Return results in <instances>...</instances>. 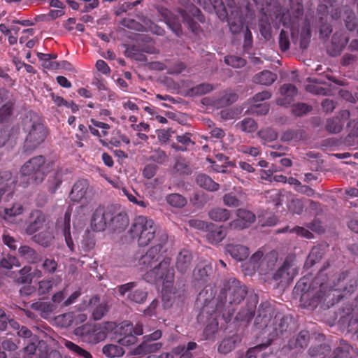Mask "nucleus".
I'll list each match as a JSON object with an SVG mask.
<instances>
[{
  "label": "nucleus",
  "mask_w": 358,
  "mask_h": 358,
  "mask_svg": "<svg viewBox=\"0 0 358 358\" xmlns=\"http://www.w3.org/2000/svg\"><path fill=\"white\" fill-rule=\"evenodd\" d=\"M196 182L201 187L210 191H216L219 188V184L214 182L210 177L205 174H199L196 178Z\"/></svg>",
  "instance_id": "393cba45"
},
{
  "label": "nucleus",
  "mask_w": 358,
  "mask_h": 358,
  "mask_svg": "<svg viewBox=\"0 0 358 358\" xmlns=\"http://www.w3.org/2000/svg\"><path fill=\"white\" fill-rule=\"evenodd\" d=\"M348 43V38L344 36L343 34H341L339 36L337 35L335 36L333 38L332 41V45L335 46V48L332 52L329 51V53L333 55L336 56L338 54L340 53V52L342 50L343 48Z\"/></svg>",
  "instance_id": "c756f323"
},
{
  "label": "nucleus",
  "mask_w": 358,
  "mask_h": 358,
  "mask_svg": "<svg viewBox=\"0 0 358 358\" xmlns=\"http://www.w3.org/2000/svg\"><path fill=\"white\" fill-rule=\"evenodd\" d=\"M279 44L282 51H286L289 48L288 34L284 30H282L279 35Z\"/></svg>",
  "instance_id": "864d4df0"
},
{
  "label": "nucleus",
  "mask_w": 358,
  "mask_h": 358,
  "mask_svg": "<svg viewBox=\"0 0 358 358\" xmlns=\"http://www.w3.org/2000/svg\"><path fill=\"white\" fill-rule=\"evenodd\" d=\"M322 253L319 248L315 247L312 249L308 257V261L310 262L312 264L321 259Z\"/></svg>",
  "instance_id": "bf43d9fd"
},
{
  "label": "nucleus",
  "mask_w": 358,
  "mask_h": 358,
  "mask_svg": "<svg viewBox=\"0 0 358 358\" xmlns=\"http://www.w3.org/2000/svg\"><path fill=\"white\" fill-rule=\"evenodd\" d=\"M103 353L108 357H120L124 354V350L122 347L115 344H108L102 349Z\"/></svg>",
  "instance_id": "cd10ccee"
},
{
  "label": "nucleus",
  "mask_w": 358,
  "mask_h": 358,
  "mask_svg": "<svg viewBox=\"0 0 358 358\" xmlns=\"http://www.w3.org/2000/svg\"><path fill=\"white\" fill-rule=\"evenodd\" d=\"M213 88L211 85L203 83V84L197 85L194 88V92L196 94L201 95V94H204L210 92V91L213 90Z\"/></svg>",
  "instance_id": "052dcab7"
},
{
  "label": "nucleus",
  "mask_w": 358,
  "mask_h": 358,
  "mask_svg": "<svg viewBox=\"0 0 358 358\" xmlns=\"http://www.w3.org/2000/svg\"><path fill=\"white\" fill-rule=\"evenodd\" d=\"M210 227H211V228L206 234L208 241L213 244H216L222 241L226 236V231L223 227H213L214 226L213 224H210Z\"/></svg>",
  "instance_id": "412c9836"
},
{
  "label": "nucleus",
  "mask_w": 358,
  "mask_h": 358,
  "mask_svg": "<svg viewBox=\"0 0 358 358\" xmlns=\"http://www.w3.org/2000/svg\"><path fill=\"white\" fill-rule=\"evenodd\" d=\"M111 219L109 220L108 227L113 231H124L128 226L129 219L127 214L120 210L117 206L114 205V209Z\"/></svg>",
  "instance_id": "9d476101"
},
{
  "label": "nucleus",
  "mask_w": 358,
  "mask_h": 358,
  "mask_svg": "<svg viewBox=\"0 0 358 358\" xmlns=\"http://www.w3.org/2000/svg\"><path fill=\"white\" fill-rule=\"evenodd\" d=\"M150 159L157 164H163L167 160L168 157L164 151L157 149L152 152Z\"/></svg>",
  "instance_id": "37998d69"
},
{
  "label": "nucleus",
  "mask_w": 358,
  "mask_h": 358,
  "mask_svg": "<svg viewBox=\"0 0 358 358\" xmlns=\"http://www.w3.org/2000/svg\"><path fill=\"white\" fill-rule=\"evenodd\" d=\"M12 108V103L10 102L6 103L0 108V122L8 118L11 114Z\"/></svg>",
  "instance_id": "603ef678"
},
{
  "label": "nucleus",
  "mask_w": 358,
  "mask_h": 358,
  "mask_svg": "<svg viewBox=\"0 0 358 358\" xmlns=\"http://www.w3.org/2000/svg\"><path fill=\"white\" fill-rule=\"evenodd\" d=\"M223 201L229 207H237L241 204L239 199L231 193L226 194L223 197Z\"/></svg>",
  "instance_id": "09e8293b"
},
{
  "label": "nucleus",
  "mask_w": 358,
  "mask_h": 358,
  "mask_svg": "<svg viewBox=\"0 0 358 358\" xmlns=\"http://www.w3.org/2000/svg\"><path fill=\"white\" fill-rule=\"evenodd\" d=\"M143 334V325L137 323L135 326L127 322H123L121 327L120 334L122 336L118 340V343L123 346H130L137 342L136 336Z\"/></svg>",
  "instance_id": "423d86ee"
},
{
  "label": "nucleus",
  "mask_w": 358,
  "mask_h": 358,
  "mask_svg": "<svg viewBox=\"0 0 358 358\" xmlns=\"http://www.w3.org/2000/svg\"><path fill=\"white\" fill-rule=\"evenodd\" d=\"M224 62L227 65L234 68H241L245 64V59L236 56H228L224 58Z\"/></svg>",
  "instance_id": "c03bdc74"
},
{
  "label": "nucleus",
  "mask_w": 358,
  "mask_h": 358,
  "mask_svg": "<svg viewBox=\"0 0 358 358\" xmlns=\"http://www.w3.org/2000/svg\"><path fill=\"white\" fill-rule=\"evenodd\" d=\"M191 255L187 250L182 251L179 253L176 260V268L180 273L186 272L190 266Z\"/></svg>",
  "instance_id": "5701e85b"
},
{
  "label": "nucleus",
  "mask_w": 358,
  "mask_h": 358,
  "mask_svg": "<svg viewBox=\"0 0 358 358\" xmlns=\"http://www.w3.org/2000/svg\"><path fill=\"white\" fill-rule=\"evenodd\" d=\"M278 261V253L275 251H271L266 254L261 260L258 271L260 274L266 275L273 271Z\"/></svg>",
  "instance_id": "4468645a"
},
{
  "label": "nucleus",
  "mask_w": 358,
  "mask_h": 358,
  "mask_svg": "<svg viewBox=\"0 0 358 358\" xmlns=\"http://www.w3.org/2000/svg\"><path fill=\"white\" fill-rule=\"evenodd\" d=\"M239 127L243 131L250 133L255 131L257 128V125L252 119L246 118L240 123Z\"/></svg>",
  "instance_id": "a19ab883"
},
{
  "label": "nucleus",
  "mask_w": 358,
  "mask_h": 358,
  "mask_svg": "<svg viewBox=\"0 0 358 358\" xmlns=\"http://www.w3.org/2000/svg\"><path fill=\"white\" fill-rule=\"evenodd\" d=\"M115 327V324L111 322L94 324L93 326L87 324L83 326V330L84 332L82 333V334L87 336V339L90 342L98 343L103 341L108 334L113 331Z\"/></svg>",
  "instance_id": "39448f33"
},
{
  "label": "nucleus",
  "mask_w": 358,
  "mask_h": 358,
  "mask_svg": "<svg viewBox=\"0 0 358 358\" xmlns=\"http://www.w3.org/2000/svg\"><path fill=\"white\" fill-rule=\"evenodd\" d=\"M162 346L161 343H150L149 341H145L133 350L132 354L138 355L144 353L155 352L159 350Z\"/></svg>",
  "instance_id": "4be33fe9"
},
{
  "label": "nucleus",
  "mask_w": 358,
  "mask_h": 358,
  "mask_svg": "<svg viewBox=\"0 0 358 358\" xmlns=\"http://www.w3.org/2000/svg\"><path fill=\"white\" fill-rule=\"evenodd\" d=\"M236 346V339L234 338H229L224 339L220 343L218 350L221 353L227 354L231 352Z\"/></svg>",
  "instance_id": "4c0bfd02"
},
{
  "label": "nucleus",
  "mask_w": 358,
  "mask_h": 358,
  "mask_svg": "<svg viewBox=\"0 0 358 358\" xmlns=\"http://www.w3.org/2000/svg\"><path fill=\"white\" fill-rule=\"evenodd\" d=\"M50 164L46 163L45 158L40 155L31 158L21 169L22 174L30 176L36 183H41L50 171Z\"/></svg>",
  "instance_id": "7ed1b4c3"
},
{
  "label": "nucleus",
  "mask_w": 358,
  "mask_h": 358,
  "mask_svg": "<svg viewBox=\"0 0 358 358\" xmlns=\"http://www.w3.org/2000/svg\"><path fill=\"white\" fill-rule=\"evenodd\" d=\"M30 266H25L18 271L15 276V280L21 284H30L31 278H29Z\"/></svg>",
  "instance_id": "c9c22d12"
},
{
  "label": "nucleus",
  "mask_w": 358,
  "mask_h": 358,
  "mask_svg": "<svg viewBox=\"0 0 358 358\" xmlns=\"http://www.w3.org/2000/svg\"><path fill=\"white\" fill-rule=\"evenodd\" d=\"M255 220V215L245 209H238L237 210V219L230 222L229 226L233 229H242L247 228Z\"/></svg>",
  "instance_id": "9b49d317"
},
{
  "label": "nucleus",
  "mask_w": 358,
  "mask_h": 358,
  "mask_svg": "<svg viewBox=\"0 0 358 358\" xmlns=\"http://www.w3.org/2000/svg\"><path fill=\"white\" fill-rule=\"evenodd\" d=\"M255 314V309L253 307H250L247 310L239 312L236 316V319L241 321L249 322L251 320Z\"/></svg>",
  "instance_id": "de8ad7c7"
},
{
  "label": "nucleus",
  "mask_w": 358,
  "mask_h": 358,
  "mask_svg": "<svg viewBox=\"0 0 358 358\" xmlns=\"http://www.w3.org/2000/svg\"><path fill=\"white\" fill-rule=\"evenodd\" d=\"M310 110V106L306 103H298L293 107V113L297 116L303 115Z\"/></svg>",
  "instance_id": "4d7b16f0"
},
{
  "label": "nucleus",
  "mask_w": 358,
  "mask_h": 358,
  "mask_svg": "<svg viewBox=\"0 0 358 358\" xmlns=\"http://www.w3.org/2000/svg\"><path fill=\"white\" fill-rule=\"evenodd\" d=\"M159 243L152 246L139 259L140 269L146 271L145 278L148 281L164 280L166 282L173 279V268L170 266L171 260L164 259L159 262L161 253L168 241L166 234H162L158 236Z\"/></svg>",
  "instance_id": "f257e3e1"
},
{
  "label": "nucleus",
  "mask_w": 358,
  "mask_h": 358,
  "mask_svg": "<svg viewBox=\"0 0 358 358\" xmlns=\"http://www.w3.org/2000/svg\"><path fill=\"white\" fill-rule=\"evenodd\" d=\"M258 134L265 143L273 141L278 137L277 133L269 128L261 130Z\"/></svg>",
  "instance_id": "ea45409f"
},
{
  "label": "nucleus",
  "mask_w": 358,
  "mask_h": 358,
  "mask_svg": "<svg viewBox=\"0 0 358 358\" xmlns=\"http://www.w3.org/2000/svg\"><path fill=\"white\" fill-rule=\"evenodd\" d=\"M118 292L121 296L127 294V298L132 302L142 303L147 297V292L138 287L136 282H128L118 287Z\"/></svg>",
  "instance_id": "6e6552de"
},
{
  "label": "nucleus",
  "mask_w": 358,
  "mask_h": 358,
  "mask_svg": "<svg viewBox=\"0 0 358 358\" xmlns=\"http://www.w3.org/2000/svg\"><path fill=\"white\" fill-rule=\"evenodd\" d=\"M33 220L27 226L26 232L29 235L36 233L39 229L45 227V217L41 211L36 210L31 213Z\"/></svg>",
  "instance_id": "2eb2a0df"
},
{
  "label": "nucleus",
  "mask_w": 358,
  "mask_h": 358,
  "mask_svg": "<svg viewBox=\"0 0 358 358\" xmlns=\"http://www.w3.org/2000/svg\"><path fill=\"white\" fill-rule=\"evenodd\" d=\"M157 166L155 165H148L146 166L143 171V175L145 178L148 179L152 178L156 173Z\"/></svg>",
  "instance_id": "e2e57ef3"
},
{
  "label": "nucleus",
  "mask_w": 358,
  "mask_h": 358,
  "mask_svg": "<svg viewBox=\"0 0 358 358\" xmlns=\"http://www.w3.org/2000/svg\"><path fill=\"white\" fill-rule=\"evenodd\" d=\"M228 23L231 31L234 34L238 33L243 27V22L238 10L232 11L228 17Z\"/></svg>",
  "instance_id": "b1692460"
},
{
  "label": "nucleus",
  "mask_w": 358,
  "mask_h": 358,
  "mask_svg": "<svg viewBox=\"0 0 358 358\" xmlns=\"http://www.w3.org/2000/svg\"><path fill=\"white\" fill-rule=\"evenodd\" d=\"M96 69L99 71H100L101 73H102L103 74L107 75L110 71V69L109 66H108V64L103 60H101V59H99L96 62Z\"/></svg>",
  "instance_id": "774afa93"
},
{
  "label": "nucleus",
  "mask_w": 358,
  "mask_h": 358,
  "mask_svg": "<svg viewBox=\"0 0 358 358\" xmlns=\"http://www.w3.org/2000/svg\"><path fill=\"white\" fill-rule=\"evenodd\" d=\"M122 191L124 196H126L130 202L136 204L141 207L145 208L147 206L145 202L143 200H138L137 197L140 196L133 189L129 190L125 187L122 188Z\"/></svg>",
  "instance_id": "473e14b6"
},
{
  "label": "nucleus",
  "mask_w": 358,
  "mask_h": 358,
  "mask_svg": "<svg viewBox=\"0 0 358 358\" xmlns=\"http://www.w3.org/2000/svg\"><path fill=\"white\" fill-rule=\"evenodd\" d=\"M37 341V338H31V340H29V343L24 347V351L29 355H34L36 350V342Z\"/></svg>",
  "instance_id": "338daca9"
},
{
  "label": "nucleus",
  "mask_w": 358,
  "mask_h": 358,
  "mask_svg": "<svg viewBox=\"0 0 358 358\" xmlns=\"http://www.w3.org/2000/svg\"><path fill=\"white\" fill-rule=\"evenodd\" d=\"M18 255L30 264H36L40 260V257L36 251L28 245H21L18 248Z\"/></svg>",
  "instance_id": "f3484780"
},
{
  "label": "nucleus",
  "mask_w": 358,
  "mask_h": 358,
  "mask_svg": "<svg viewBox=\"0 0 358 358\" xmlns=\"http://www.w3.org/2000/svg\"><path fill=\"white\" fill-rule=\"evenodd\" d=\"M196 346V343L189 342L187 348H185V346H178L174 350V351L176 354H182L181 358H185L189 357L188 352L195 349Z\"/></svg>",
  "instance_id": "8fccbe9b"
},
{
  "label": "nucleus",
  "mask_w": 358,
  "mask_h": 358,
  "mask_svg": "<svg viewBox=\"0 0 358 358\" xmlns=\"http://www.w3.org/2000/svg\"><path fill=\"white\" fill-rule=\"evenodd\" d=\"M89 183L85 180H78L76 182L70 193V199L73 201L80 202L87 198L89 190Z\"/></svg>",
  "instance_id": "ddd939ff"
},
{
  "label": "nucleus",
  "mask_w": 358,
  "mask_h": 358,
  "mask_svg": "<svg viewBox=\"0 0 358 358\" xmlns=\"http://www.w3.org/2000/svg\"><path fill=\"white\" fill-rule=\"evenodd\" d=\"M131 237L135 240L141 247L149 245L152 240L156 238V244L159 235L165 234L157 231V227L153 220L143 215H139L134 218L129 231Z\"/></svg>",
  "instance_id": "f03ea898"
},
{
  "label": "nucleus",
  "mask_w": 358,
  "mask_h": 358,
  "mask_svg": "<svg viewBox=\"0 0 358 358\" xmlns=\"http://www.w3.org/2000/svg\"><path fill=\"white\" fill-rule=\"evenodd\" d=\"M289 208L293 213L300 214L303 210V204L299 200H293Z\"/></svg>",
  "instance_id": "69168bd1"
},
{
  "label": "nucleus",
  "mask_w": 358,
  "mask_h": 358,
  "mask_svg": "<svg viewBox=\"0 0 358 358\" xmlns=\"http://www.w3.org/2000/svg\"><path fill=\"white\" fill-rule=\"evenodd\" d=\"M1 265L5 268L10 269L13 266H20V264L15 257L8 256L1 261Z\"/></svg>",
  "instance_id": "49530a36"
},
{
  "label": "nucleus",
  "mask_w": 358,
  "mask_h": 358,
  "mask_svg": "<svg viewBox=\"0 0 358 358\" xmlns=\"http://www.w3.org/2000/svg\"><path fill=\"white\" fill-rule=\"evenodd\" d=\"M298 268L293 264V258L287 257L283 264L273 273V278L280 283H288L297 275Z\"/></svg>",
  "instance_id": "0eeeda50"
},
{
  "label": "nucleus",
  "mask_w": 358,
  "mask_h": 358,
  "mask_svg": "<svg viewBox=\"0 0 358 358\" xmlns=\"http://www.w3.org/2000/svg\"><path fill=\"white\" fill-rule=\"evenodd\" d=\"M57 266V262L52 258H45L42 264V268L48 273H54Z\"/></svg>",
  "instance_id": "a18cd8bd"
},
{
  "label": "nucleus",
  "mask_w": 358,
  "mask_h": 358,
  "mask_svg": "<svg viewBox=\"0 0 358 358\" xmlns=\"http://www.w3.org/2000/svg\"><path fill=\"white\" fill-rule=\"evenodd\" d=\"M64 345L66 348H67L69 350L72 351L73 352L80 355V357H83V358H92V355L90 352L85 350L84 349L81 348L78 345H76L71 341H65Z\"/></svg>",
  "instance_id": "f704fd0d"
},
{
  "label": "nucleus",
  "mask_w": 358,
  "mask_h": 358,
  "mask_svg": "<svg viewBox=\"0 0 358 358\" xmlns=\"http://www.w3.org/2000/svg\"><path fill=\"white\" fill-rule=\"evenodd\" d=\"M174 168L176 171L182 174H189L191 172L190 168L189 167L187 163L185 162V160L181 159L177 160Z\"/></svg>",
  "instance_id": "3c124183"
},
{
  "label": "nucleus",
  "mask_w": 358,
  "mask_h": 358,
  "mask_svg": "<svg viewBox=\"0 0 358 358\" xmlns=\"http://www.w3.org/2000/svg\"><path fill=\"white\" fill-rule=\"evenodd\" d=\"M208 215L211 220L215 222H225L229 219L231 214L227 209L216 208L210 210Z\"/></svg>",
  "instance_id": "bb28decb"
},
{
  "label": "nucleus",
  "mask_w": 358,
  "mask_h": 358,
  "mask_svg": "<svg viewBox=\"0 0 358 358\" xmlns=\"http://www.w3.org/2000/svg\"><path fill=\"white\" fill-rule=\"evenodd\" d=\"M62 281L60 275H55L50 279L41 280L38 283V292L45 294L48 293L54 287L59 285Z\"/></svg>",
  "instance_id": "aec40b11"
},
{
  "label": "nucleus",
  "mask_w": 358,
  "mask_h": 358,
  "mask_svg": "<svg viewBox=\"0 0 358 358\" xmlns=\"http://www.w3.org/2000/svg\"><path fill=\"white\" fill-rule=\"evenodd\" d=\"M62 182V174L61 172H57L50 176L48 180L49 192L55 193Z\"/></svg>",
  "instance_id": "72a5a7b5"
},
{
  "label": "nucleus",
  "mask_w": 358,
  "mask_h": 358,
  "mask_svg": "<svg viewBox=\"0 0 358 358\" xmlns=\"http://www.w3.org/2000/svg\"><path fill=\"white\" fill-rule=\"evenodd\" d=\"M37 56L41 62V66L48 70H55L59 68V64L51 59V56L48 54L38 52Z\"/></svg>",
  "instance_id": "c85d7f7f"
},
{
  "label": "nucleus",
  "mask_w": 358,
  "mask_h": 358,
  "mask_svg": "<svg viewBox=\"0 0 358 358\" xmlns=\"http://www.w3.org/2000/svg\"><path fill=\"white\" fill-rule=\"evenodd\" d=\"M46 134V129L42 124H33L25 140L26 146L30 149L36 148L44 141Z\"/></svg>",
  "instance_id": "1a4fd4ad"
},
{
  "label": "nucleus",
  "mask_w": 358,
  "mask_h": 358,
  "mask_svg": "<svg viewBox=\"0 0 358 358\" xmlns=\"http://www.w3.org/2000/svg\"><path fill=\"white\" fill-rule=\"evenodd\" d=\"M167 203L175 208H182L187 203L185 197L178 194H171L166 196Z\"/></svg>",
  "instance_id": "2f4dec72"
},
{
  "label": "nucleus",
  "mask_w": 358,
  "mask_h": 358,
  "mask_svg": "<svg viewBox=\"0 0 358 358\" xmlns=\"http://www.w3.org/2000/svg\"><path fill=\"white\" fill-rule=\"evenodd\" d=\"M71 223V210H67L64 214V228H63V234L65 237V240L66 242V244L69 248H71V245L72 244V241L71 238V234H70V224Z\"/></svg>",
  "instance_id": "7c9ffc66"
},
{
  "label": "nucleus",
  "mask_w": 358,
  "mask_h": 358,
  "mask_svg": "<svg viewBox=\"0 0 358 358\" xmlns=\"http://www.w3.org/2000/svg\"><path fill=\"white\" fill-rule=\"evenodd\" d=\"M226 250L234 259L238 261H242L249 255L248 248L241 245H227Z\"/></svg>",
  "instance_id": "a211bd4d"
},
{
  "label": "nucleus",
  "mask_w": 358,
  "mask_h": 358,
  "mask_svg": "<svg viewBox=\"0 0 358 358\" xmlns=\"http://www.w3.org/2000/svg\"><path fill=\"white\" fill-rule=\"evenodd\" d=\"M211 268L209 266H206L203 268H197L194 271V275L196 280H204L208 275Z\"/></svg>",
  "instance_id": "5fc2aeb1"
},
{
  "label": "nucleus",
  "mask_w": 358,
  "mask_h": 358,
  "mask_svg": "<svg viewBox=\"0 0 358 358\" xmlns=\"http://www.w3.org/2000/svg\"><path fill=\"white\" fill-rule=\"evenodd\" d=\"M246 289L245 287L241 285V283L236 280L231 282L229 286L227 297L230 303H239L245 296Z\"/></svg>",
  "instance_id": "f8f14e48"
},
{
  "label": "nucleus",
  "mask_w": 358,
  "mask_h": 358,
  "mask_svg": "<svg viewBox=\"0 0 358 358\" xmlns=\"http://www.w3.org/2000/svg\"><path fill=\"white\" fill-rule=\"evenodd\" d=\"M268 105L266 103H258L252 106V111L257 115H265L268 113Z\"/></svg>",
  "instance_id": "13d9d810"
},
{
  "label": "nucleus",
  "mask_w": 358,
  "mask_h": 358,
  "mask_svg": "<svg viewBox=\"0 0 358 358\" xmlns=\"http://www.w3.org/2000/svg\"><path fill=\"white\" fill-rule=\"evenodd\" d=\"M263 254L261 251H257L255 254L252 255V256L250 258V263L253 265V268H257L258 270V266L262 260Z\"/></svg>",
  "instance_id": "0e129e2a"
},
{
  "label": "nucleus",
  "mask_w": 358,
  "mask_h": 358,
  "mask_svg": "<svg viewBox=\"0 0 358 358\" xmlns=\"http://www.w3.org/2000/svg\"><path fill=\"white\" fill-rule=\"evenodd\" d=\"M280 94L283 99H280L278 101V103L280 105H286L291 102L292 98L296 95L297 90L295 86L292 84H285L280 87Z\"/></svg>",
  "instance_id": "6ab92c4d"
},
{
  "label": "nucleus",
  "mask_w": 358,
  "mask_h": 358,
  "mask_svg": "<svg viewBox=\"0 0 358 358\" xmlns=\"http://www.w3.org/2000/svg\"><path fill=\"white\" fill-rule=\"evenodd\" d=\"M326 128L330 133H338L343 128V124L338 118L328 120L326 124Z\"/></svg>",
  "instance_id": "58836bf2"
},
{
  "label": "nucleus",
  "mask_w": 358,
  "mask_h": 358,
  "mask_svg": "<svg viewBox=\"0 0 358 358\" xmlns=\"http://www.w3.org/2000/svg\"><path fill=\"white\" fill-rule=\"evenodd\" d=\"M266 347V345L262 344L249 349L246 354V358H257V352L265 349Z\"/></svg>",
  "instance_id": "680f3d73"
},
{
  "label": "nucleus",
  "mask_w": 358,
  "mask_h": 358,
  "mask_svg": "<svg viewBox=\"0 0 358 358\" xmlns=\"http://www.w3.org/2000/svg\"><path fill=\"white\" fill-rule=\"evenodd\" d=\"M175 299V293L163 291L162 301L165 308H169L172 306L173 299Z\"/></svg>",
  "instance_id": "6e6d98bb"
},
{
  "label": "nucleus",
  "mask_w": 358,
  "mask_h": 358,
  "mask_svg": "<svg viewBox=\"0 0 358 358\" xmlns=\"http://www.w3.org/2000/svg\"><path fill=\"white\" fill-rule=\"evenodd\" d=\"M277 79V76L269 71H264L255 75L254 82L264 85H270Z\"/></svg>",
  "instance_id": "a878e982"
},
{
  "label": "nucleus",
  "mask_w": 358,
  "mask_h": 358,
  "mask_svg": "<svg viewBox=\"0 0 358 358\" xmlns=\"http://www.w3.org/2000/svg\"><path fill=\"white\" fill-rule=\"evenodd\" d=\"M24 212V207L20 202H14L11 206L6 205L2 210L1 220L10 221L12 218L22 215Z\"/></svg>",
  "instance_id": "dca6fc26"
},
{
  "label": "nucleus",
  "mask_w": 358,
  "mask_h": 358,
  "mask_svg": "<svg viewBox=\"0 0 358 358\" xmlns=\"http://www.w3.org/2000/svg\"><path fill=\"white\" fill-rule=\"evenodd\" d=\"M52 238L53 236L50 231L41 232L34 236L35 241L45 247L50 244Z\"/></svg>",
  "instance_id": "e433bc0d"
},
{
  "label": "nucleus",
  "mask_w": 358,
  "mask_h": 358,
  "mask_svg": "<svg viewBox=\"0 0 358 358\" xmlns=\"http://www.w3.org/2000/svg\"><path fill=\"white\" fill-rule=\"evenodd\" d=\"M2 241L10 250H15L17 249V241L7 231H4L2 234Z\"/></svg>",
  "instance_id": "79ce46f5"
},
{
  "label": "nucleus",
  "mask_w": 358,
  "mask_h": 358,
  "mask_svg": "<svg viewBox=\"0 0 358 358\" xmlns=\"http://www.w3.org/2000/svg\"><path fill=\"white\" fill-rule=\"evenodd\" d=\"M114 209V205L99 206L93 212L90 226L94 231H103L109 225Z\"/></svg>",
  "instance_id": "20e7f679"
}]
</instances>
